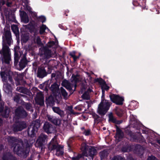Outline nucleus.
Here are the masks:
<instances>
[{
	"label": "nucleus",
	"mask_w": 160,
	"mask_h": 160,
	"mask_svg": "<svg viewBox=\"0 0 160 160\" xmlns=\"http://www.w3.org/2000/svg\"><path fill=\"white\" fill-rule=\"evenodd\" d=\"M17 80L18 81V82L16 83V85L17 86V85H19L20 84V80L19 79H18V80Z\"/></svg>",
	"instance_id": "56"
},
{
	"label": "nucleus",
	"mask_w": 160,
	"mask_h": 160,
	"mask_svg": "<svg viewBox=\"0 0 160 160\" xmlns=\"http://www.w3.org/2000/svg\"><path fill=\"white\" fill-rule=\"evenodd\" d=\"M130 147L129 145H127L121 148V150L122 152H127L130 151Z\"/></svg>",
	"instance_id": "40"
},
{
	"label": "nucleus",
	"mask_w": 160,
	"mask_h": 160,
	"mask_svg": "<svg viewBox=\"0 0 160 160\" xmlns=\"http://www.w3.org/2000/svg\"><path fill=\"white\" fill-rule=\"evenodd\" d=\"M61 93L62 95L65 99H67L68 98V93L66 90L62 87L60 88Z\"/></svg>",
	"instance_id": "33"
},
{
	"label": "nucleus",
	"mask_w": 160,
	"mask_h": 160,
	"mask_svg": "<svg viewBox=\"0 0 160 160\" xmlns=\"http://www.w3.org/2000/svg\"><path fill=\"white\" fill-rule=\"evenodd\" d=\"M11 28L12 31L16 36L18 35L19 31L16 25H12L11 26Z\"/></svg>",
	"instance_id": "34"
},
{
	"label": "nucleus",
	"mask_w": 160,
	"mask_h": 160,
	"mask_svg": "<svg viewBox=\"0 0 160 160\" xmlns=\"http://www.w3.org/2000/svg\"><path fill=\"white\" fill-rule=\"evenodd\" d=\"M5 36L7 43L10 45L11 42V35L10 32L7 31L5 32Z\"/></svg>",
	"instance_id": "25"
},
{
	"label": "nucleus",
	"mask_w": 160,
	"mask_h": 160,
	"mask_svg": "<svg viewBox=\"0 0 160 160\" xmlns=\"http://www.w3.org/2000/svg\"><path fill=\"white\" fill-rule=\"evenodd\" d=\"M19 56L18 53L16 52L15 51L14 53V60L15 62V63H17L19 60Z\"/></svg>",
	"instance_id": "45"
},
{
	"label": "nucleus",
	"mask_w": 160,
	"mask_h": 160,
	"mask_svg": "<svg viewBox=\"0 0 160 160\" xmlns=\"http://www.w3.org/2000/svg\"><path fill=\"white\" fill-rule=\"evenodd\" d=\"M27 61L25 58H23L20 62V65L22 66H24L27 64Z\"/></svg>",
	"instance_id": "43"
},
{
	"label": "nucleus",
	"mask_w": 160,
	"mask_h": 160,
	"mask_svg": "<svg viewBox=\"0 0 160 160\" xmlns=\"http://www.w3.org/2000/svg\"><path fill=\"white\" fill-rule=\"evenodd\" d=\"M32 145V144L31 143L28 146V145L27 146L26 148V151L25 153H28L30 150V147Z\"/></svg>",
	"instance_id": "48"
},
{
	"label": "nucleus",
	"mask_w": 160,
	"mask_h": 160,
	"mask_svg": "<svg viewBox=\"0 0 160 160\" xmlns=\"http://www.w3.org/2000/svg\"><path fill=\"white\" fill-rule=\"evenodd\" d=\"M0 52L1 54H3L5 63L9 64L11 60V57L10 49L8 47L5 45H3L2 50Z\"/></svg>",
	"instance_id": "6"
},
{
	"label": "nucleus",
	"mask_w": 160,
	"mask_h": 160,
	"mask_svg": "<svg viewBox=\"0 0 160 160\" xmlns=\"http://www.w3.org/2000/svg\"><path fill=\"white\" fill-rule=\"evenodd\" d=\"M60 146L56 141L55 137H54L51 140V141L48 145V150L50 151L56 150Z\"/></svg>",
	"instance_id": "9"
},
{
	"label": "nucleus",
	"mask_w": 160,
	"mask_h": 160,
	"mask_svg": "<svg viewBox=\"0 0 160 160\" xmlns=\"http://www.w3.org/2000/svg\"><path fill=\"white\" fill-rule=\"evenodd\" d=\"M90 90H89V89L88 88L87 91L85 92L82 95V97L83 99L88 100L90 98Z\"/></svg>",
	"instance_id": "31"
},
{
	"label": "nucleus",
	"mask_w": 160,
	"mask_h": 160,
	"mask_svg": "<svg viewBox=\"0 0 160 160\" xmlns=\"http://www.w3.org/2000/svg\"><path fill=\"white\" fill-rule=\"evenodd\" d=\"M35 101L37 104L40 106H43L44 104V96L42 92L37 93Z\"/></svg>",
	"instance_id": "13"
},
{
	"label": "nucleus",
	"mask_w": 160,
	"mask_h": 160,
	"mask_svg": "<svg viewBox=\"0 0 160 160\" xmlns=\"http://www.w3.org/2000/svg\"><path fill=\"white\" fill-rule=\"evenodd\" d=\"M61 85L69 91L72 89V85L68 81L66 80H64L62 81Z\"/></svg>",
	"instance_id": "20"
},
{
	"label": "nucleus",
	"mask_w": 160,
	"mask_h": 160,
	"mask_svg": "<svg viewBox=\"0 0 160 160\" xmlns=\"http://www.w3.org/2000/svg\"><path fill=\"white\" fill-rule=\"evenodd\" d=\"M3 160H14V157L9 152L4 153L2 157Z\"/></svg>",
	"instance_id": "22"
},
{
	"label": "nucleus",
	"mask_w": 160,
	"mask_h": 160,
	"mask_svg": "<svg viewBox=\"0 0 160 160\" xmlns=\"http://www.w3.org/2000/svg\"><path fill=\"white\" fill-rule=\"evenodd\" d=\"M47 136L43 134H41L37 140L36 144L38 146L41 147L47 141Z\"/></svg>",
	"instance_id": "12"
},
{
	"label": "nucleus",
	"mask_w": 160,
	"mask_h": 160,
	"mask_svg": "<svg viewBox=\"0 0 160 160\" xmlns=\"http://www.w3.org/2000/svg\"><path fill=\"white\" fill-rule=\"evenodd\" d=\"M36 42L39 45H41L42 42L41 41L40 38L39 37H38L36 39Z\"/></svg>",
	"instance_id": "49"
},
{
	"label": "nucleus",
	"mask_w": 160,
	"mask_h": 160,
	"mask_svg": "<svg viewBox=\"0 0 160 160\" xmlns=\"http://www.w3.org/2000/svg\"><path fill=\"white\" fill-rule=\"evenodd\" d=\"M102 89V94H105V90L103 89L102 88H101Z\"/></svg>",
	"instance_id": "58"
},
{
	"label": "nucleus",
	"mask_w": 160,
	"mask_h": 160,
	"mask_svg": "<svg viewBox=\"0 0 160 160\" xmlns=\"http://www.w3.org/2000/svg\"><path fill=\"white\" fill-rule=\"evenodd\" d=\"M116 119L115 118L113 115L112 113H111L109 115V121L112 122L113 123H115L116 121Z\"/></svg>",
	"instance_id": "42"
},
{
	"label": "nucleus",
	"mask_w": 160,
	"mask_h": 160,
	"mask_svg": "<svg viewBox=\"0 0 160 160\" xmlns=\"http://www.w3.org/2000/svg\"><path fill=\"white\" fill-rule=\"evenodd\" d=\"M25 108L27 110L30 111L31 112H33V110L31 104L28 103H26L25 104Z\"/></svg>",
	"instance_id": "39"
},
{
	"label": "nucleus",
	"mask_w": 160,
	"mask_h": 160,
	"mask_svg": "<svg viewBox=\"0 0 160 160\" xmlns=\"http://www.w3.org/2000/svg\"><path fill=\"white\" fill-rule=\"evenodd\" d=\"M59 87L56 83L52 84L50 87L51 90L54 93L56 92L58 90Z\"/></svg>",
	"instance_id": "32"
},
{
	"label": "nucleus",
	"mask_w": 160,
	"mask_h": 160,
	"mask_svg": "<svg viewBox=\"0 0 160 160\" xmlns=\"http://www.w3.org/2000/svg\"><path fill=\"white\" fill-rule=\"evenodd\" d=\"M116 132L114 137L115 138L118 142H120L123 138L124 134L121 130L117 126H116Z\"/></svg>",
	"instance_id": "11"
},
{
	"label": "nucleus",
	"mask_w": 160,
	"mask_h": 160,
	"mask_svg": "<svg viewBox=\"0 0 160 160\" xmlns=\"http://www.w3.org/2000/svg\"><path fill=\"white\" fill-rule=\"evenodd\" d=\"M116 113L118 116L121 117L122 116L124 113V111L122 109H118L116 111Z\"/></svg>",
	"instance_id": "41"
},
{
	"label": "nucleus",
	"mask_w": 160,
	"mask_h": 160,
	"mask_svg": "<svg viewBox=\"0 0 160 160\" xmlns=\"http://www.w3.org/2000/svg\"><path fill=\"white\" fill-rule=\"evenodd\" d=\"M122 122V120H117V119L116 120V121L115 122V123L117 124H119Z\"/></svg>",
	"instance_id": "52"
},
{
	"label": "nucleus",
	"mask_w": 160,
	"mask_h": 160,
	"mask_svg": "<svg viewBox=\"0 0 160 160\" xmlns=\"http://www.w3.org/2000/svg\"><path fill=\"white\" fill-rule=\"evenodd\" d=\"M46 117L49 121L55 125H59L61 124V120L56 117L50 115H47Z\"/></svg>",
	"instance_id": "16"
},
{
	"label": "nucleus",
	"mask_w": 160,
	"mask_h": 160,
	"mask_svg": "<svg viewBox=\"0 0 160 160\" xmlns=\"http://www.w3.org/2000/svg\"><path fill=\"white\" fill-rule=\"evenodd\" d=\"M81 150L82 152V154H78L77 156H74L72 158V160H79L83 157H86L89 159L90 156V148L89 146L85 143L82 145Z\"/></svg>",
	"instance_id": "4"
},
{
	"label": "nucleus",
	"mask_w": 160,
	"mask_h": 160,
	"mask_svg": "<svg viewBox=\"0 0 160 160\" xmlns=\"http://www.w3.org/2000/svg\"><path fill=\"white\" fill-rule=\"evenodd\" d=\"M97 151L95 148L92 146H91V157L92 158L97 154Z\"/></svg>",
	"instance_id": "35"
},
{
	"label": "nucleus",
	"mask_w": 160,
	"mask_h": 160,
	"mask_svg": "<svg viewBox=\"0 0 160 160\" xmlns=\"http://www.w3.org/2000/svg\"><path fill=\"white\" fill-rule=\"evenodd\" d=\"M70 55L73 58H74V57L75 56V55L74 54H70Z\"/></svg>",
	"instance_id": "61"
},
{
	"label": "nucleus",
	"mask_w": 160,
	"mask_h": 160,
	"mask_svg": "<svg viewBox=\"0 0 160 160\" xmlns=\"http://www.w3.org/2000/svg\"><path fill=\"white\" fill-rule=\"evenodd\" d=\"M26 127V124L24 122H19L13 126V130L15 132L20 131Z\"/></svg>",
	"instance_id": "14"
},
{
	"label": "nucleus",
	"mask_w": 160,
	"mask_h": 160,
	"mask_svg": "<svg viewBox=\"0 0 160 160\" xmlns=\"http://www.w3.org/2000/svg\"><path fill=\"white\" fill-rule=\"evenodd\" d=\"M19 96L20 97V98L21 97H26V96L23 94H18Z\"/></svg>",
	"instance_id": "57"
},
{
	"label": "nucleus",
	"mask_w": 160,
	"mask_h": 160,
	"mask_svg": "<svg viewBox=\"0 0 160 160\" xmlns=\"http://www.w3.org/2000/svg\"><path fill=\"white\" fill-rule=\"evenodd\" d=\"M132 124L133 125L134 128H136L137 130H139L142 127H144L142 124L138 121L132 122Z\"/></svg>",
	"instance_id": "24"
},
{
	"label": "nucleus",
	"mask_w": 160,
	"mask_h": 160,
	"mask_svg": "<svg viewBox=\"0 0 160 160\" xmlns=\"http://www.w3.org/2000/svg\"><path fill=\"white\" fill-rule=\"evenodd\" d=\"M16 90L21 93L25 94H27L28 92V89L22 87H18L16 89Z\"/></svg>",
	"instance_id": "28"
},
{
	"label": "nucleus",
	"mask_w": 160,
	"mask_h": 160,
	"mask_svg": "<svg viewBox=\"0 0 160 160\" xmlns=\"http://www.w3.org/2000/svg\"><path fill=\"white\" fill-rule=\"evenodd\" d=\"M9 108L7 107H6L5 110L2 112V116L5 118H7L9 116Z\"/></svg>",
	"instance_id": "37"
},
{
	"label": "nucleus",
	"mask_w": 160,
	"mask_h": 160,
	"mask_svg": "<svg viewBox=\"0 0 160 160\" xmlns=\"http://www.w3.org/2000/svg\"><path fill=\"white\" fill-rule=\"evenodd\" d=\"M93 118L94 119V123L98 124L102 121V119L98 115L94 113L92 114Z\"/></svg>",
	"instance_id": "27"
},
{
	"label": "nucleus",
	"mask_w": 160,
	"mask_h": 160,
	"mask_svg": "<svg viewBox=\"0 0 160 160\" xmlns=\"http://www.w3.org/2000/svg\"><path fill=\"white\" fill-rule=\"evenodd\" d=\"M27 26L28 28L31 32L36 31L38 28L37 24L33 21H31Z\"/></svg>",
	"instance_id": "19"
},
{
	"label": "nucleus",
	"mask_w": 160,
	"mask_h": 160,
	"mask_svg": "<svg viewBox=\"0 0 160 160\" xmlns=\"http://www.w3.org/2000/svg\"><path fill=\"white\" fill-rule=\"evenodd\" d=\"M93 74H94L93 72L92 71H91V76Z\"/></svg>",
	"instance_id": "63"
},
{
	"label": "nucleus",
	"mask_w": 160,
	"mask_h": 160,
	"mask_svg": "<svg viewBox=\"0 0 160 160\" xmlns=\"http://www.w3.org/2000/svg\"><path fill=\"white\" fill-rule=\"evenodd\" d=\"M20 99V97L18 94L16 95L13 98L14 101L17 103H18Z\"/></svg>",
	"instance_id": "47"
},
{
	"label": "nucleus",
	"mask_w": 160,
	"mask_h": 160,
	"mask_svg": "<svg viewBox=\"0 0 160 160\" xmlns=\"http://www.w3.org/2000/svg\"><path fill=\"white\" fill-rule=\"evenodd\" d=\"M46 26L44 25H42L40 28V34H42L45 32V30L46 29Z\"/></svg>",
	"instance_id": "44"
},
{
	"label": "nucleus",
	"mask_w": 160,
	"mask_h": 160,
	"mask_svg": "<svg viewBox=\"0 0 160 160\" xmlns=\"http://www.w3.org/2000/svg\"><path fill=\"white\" fill-rule=\"evenodd\" d=\"M66 112L68 115L75 114L76 113L74 112L72 109V107L70 106L68 107L66 109Z\"/></svg>",
	"instance_id": "36"
},
{
	"label": "nucleus",
	"mask_w": 160,
	"mask_h": 160,
	"mask_svg": "<svg viewBox=\"0 0 160 160\" xmlns=\"http://www.w3.org/2000/svg\"><path fill=\"white\" fill-rule=\"evenodd\" d=\"M56 153L55 154L57 156H62L63 154V147L60 145L56 149Z\"/></svg>",
	"instance_id": "29"
},
{
	"label": "nucleus",
	"mask_w": 160,
	"mask_h": 160,
	"mask_svg": "<svg viewBox=\"0 0 160 160\" xmlns=\"http://www.w3.org/2000/svg\"><path fill=\"white\" fill-rule=\"evenodd\" d=\"M71 81L74 82V83L75 84L74 87L75 88L76 87V82L79 81L77 77L75 75H73L71 78Z\"/></svg>",
	"instance_id": "38"
},
{
	"label": "nucleus",
	"mask_w": 160,
	"mask_h": 160,
	"mask_svg": "<svg viewBox=\"0 0 160 160\" xmlns=\"http://www.w3.org/2000/svg\"><path fill=\"white\" fill-rule=\"evenodd\" d=\"M47 75V72L44 68H38L37 73V76L39 78H42Z\"/></svg>",
	"instance_id": "17"
},
{
	"label": "nucleus",
	"mask_w": 160,
	"mask_h": 160,
	"mask_svg": "<svg viewBox=\"0 0 160 160\" xmlns=\"http://www.w3.org/2000/svg\"><path fill=\"white\" fill-rule=\"evenodd\" d=\"M101 99V101L98 106V112L102 117L109 109L111 104L108 100L105 99V94H102Z\"/></svg>",
	"instance_id": "3"
},
{
	"label": "nucleus",
	"mask_w": 160,
	"mask_h": 160,
	"mask_svg": "<svg viewBox=\"0 0 160 160\" xmlns=\"http://www.w3.org/2000/svg\"><path fill=\"white\" fill-rule=\"evenodd\" d=\"M12 74L11 72H9L8 74L5 72H2L1 75L2 78V80L5 83H4L3 89L4 91L7 93H8L12 92V87L10 84L8 82V81L11 84L14 85L12 77L11 75Z\"/></svg>",
	"instance_id": "2"
},
{
	"label": "nucleus",
	"mask_w": 160,
	"mask_h": 160,
	"mask_svg": "<svg viewBox=\"0 0 160 160\" xmlns=\"http://www.w3.org/2000/svg\"><path fill=\"white\" fill-rule=\"evenodd\" d=\"M109 97L113 103L119 105L123 104L124 98L119 95L112 94L109 95Z\"/></svg>",
	"instance_id": "7"
},
{
	"label": "nucleus",
	"mask_w": 160,
	"mask_h": 160,
	"mask_svg": "<svg viewBox=\"0 0 160 160\" xmlns=\"http://www.w3.org/2000/svg\"><path fill=\"white\" fill-rule=\"evenodd\" d=\"M79 58V56H76L73 58L74 61H76Z\"/></svg>",
	"instance_id": "55"
},
{
	"label": "nucleus",
	"mask_w": 160,
	"mask_h": 160,
	"mask_svg": "<svg viewBox=\"0 0 160 160\" xmlns=\"http://www.w3.org/2000/svg\"><path fill=\"white\" fill-rule=\"evenodd\" d=\"M43 128L45 132L48 133H52L54 130V127L52 125L48 122H45L43 126Z\"/></svg>",
	"instance_id": "15"
},
{
	"label": "nucleus",
	"mask_w": 160,
	"mask_h": 160,
	"mask_svg": "<svg viewBox=\"0 0 160 160\" xmlns=\"http://www.w3.org/2000/svg\"><path fill=\"white\" fill-rule=\"evenodd\" d=\"M108 151L106 149L103 150L99 153L100 157L101 159H103L106 158L108 156Z\"/></svg>",
	"instance_id": "30"
},
{
	"label": "nucleus",
	"mask_w": 160,
	"mask_h": 160,
	"mask_svg": "<svg viewBox=\"0 0 160 160\" xmlns=\"http://www.w3.org/2000/svg\"><path fill=\"white\" fill-rule=\"evenodd\" d=\"M16 116L18 118H24L27 116V113L22 107H19L17 108L15 111Z\"/></svg>",
	"instance_id": "8"
},
{
	"label": "nucleus",
	"mask_w": 160,
	"mask_h": 160,
	"mask_svg": "<svg viewBox=\"0 0 160 160\" xmlns=\"http://www.w3.org/2000/svg\"><path fill=\"white\" fill-rule=\"evenodd\" d=\"M147 160H158L157 158L155 157H149Z\"/></svg>",
	"instance_id": "51"
},
{
	"label": "nucleus",
	"mask_w": 160,
	"mask_h": 160,
	"mask_svg": "<svg viewBox=\"0 0 160 160\" xmlns=\"http://www.w3.org/2000/svg\"><path fill=\"white\" fill-rule=\"evenodd\" d=\"M81 129L82 130H84L83 133L85 135L87 136L89 135L90 132L89 130H85L84 128H82Z\"/></svg>",
	"instance_id": "46"
},
{
	"label": "nucleus",
	"mask_w": 160,
	"mask_h": 160,
	"mask_svg": "<svg viewBox=\"0 0 160 160\" xmlns=\"http://www.w3.org/2000/svg\"><path fill=\"white\" fill-rule=\"evenodd\" d=\"M21 18L22 21L25 23H28L29 21L28 16L25 12H21Z\"/></svg>",
	"instance_id": "23"
},
{
	"label": "nucleus",
	"mask_w": 160,
	"mask_h": 160,
	"mask_svg": "<svg viewBox=\"0 0 160 160\" xmlns=\"http://www.w3.org/2000/svg\"><path fill=\"white\" fill-rule=\"evenodd\" d=\"M52 109L54 112L59 115L61 117L64 116V111L61 110L59 107H53L52 108Z\"/></svg>",
	"instance_id": "21"
},
{
	"label": "nucleus",
	"mask_w": 160,
	"mask_h": 160,
	"mask_svg": "<svg viewBox=\"0 0 160 160\" xmlns=\"http://www.w3.org/2000/svg\"><path fill=\"white\" fill-rule=\"evenodd\" d=\"M56 76V74L53 73L52 74L51 77L52 78L55 77Z\"/></svg>",
	"instance_id": "59"
},
{
	"label": "nucleus",
	"mask_w": 160,
	"mask_h": 160,
	"mask_svg": "<svg viewBox=\"0 0 160 160\" xmlns=\"http://www.w3.org/2000/svg\"><path fill=\"white\" fill-rule=\"evenodd\" d=\"M148 132L146 131L143 130H142V133H147Z\"/></svg>",
	"instance_id": "60"
},
{
	"label": "nucleus",
	"mask_w": 160,
	"mask_h": 160,
	"mask_svg": "<svg viewBox=\"0 0 160 160\" xmlns=\"http://www.w3.org/2000/svg\"><path fill=\"white\" fill-rule=\"evenodd\" d=\"M133 118H131V121L133 122H136V121H138L137 119L134 117L133 116H132Z\"/></svg>",
	"instance_id": "53"
},
{
	"label": "nucleus",
	"mask_w": 160,
	"mask_h": 160,
	"mask_svg": "<svg viewBox=\"0 0 160 160\" xmlns=\"http://www.w3.org/2000/svg\"><path fill=\"white\" fill-rule=\"evenodd\" d=\"M1 107H0V112H2L3 108V106L4 105V102H1Z\"/></svg>",
	"instance_id": "50"
},
{
	"label": "nucleus",
	"mask_w": 160,
	"mask_h": 160,
	"mask_svg": "<svg viewBox=\"0 0 160 160\" xmlns=\"http://www.w3.org/2000/svg\"><path fill=\"white\" fill-rule=\"evenodd\" d=\"M94 82H98L101 86V88L107 91L109 87L105 81L101 78H97L94 79Z\"/></svg>",
	"instance_id": "10"
},
{
	"label": "nucleus",
	"mask_w": 160,
	"mask_h": 160,
	"mask_svg": "<svg viewBox=\"0 0 160 160\" xmlns=\"http://www.w3.org/2000/svg\"><path fill=\"white\" fill-rule=\"evenodd\" d=\"M40 127V124L38 122L36 121H33L32 124L28 128V135L31 137H33Z\"/></svg>",
	"instance_id": "5"
},
{
	"label": "nucleus",
	"mask_w": 160,
	"mask_h": 160,
	"mask_svg": "<svg viewBox=\"0 0 160 160\" xmlns=\"http://www.w3.org/2000/svg\"><path fill=\"white\" fill-rule=\"evenodd\" d=\"M157 142L160 145V140H157Z\"/></svg>",
	"instance_id": "62"
},
{
	"label": "nucleus",
	"mask_w": 160,
	"mask_h": 160,
	"mask_svg": "<svg viewBox=\"0 0 160 160\" xmlns=\"http://www.w3.org/2000/svg\"><path fill=\"white\" fill-rule=\"evenodd\" d=\"M133 138L134 141L136 142H139L140 143H142L144 142H146L144 138L143 137L140 133V136L133 135Z\"/></svg>",
	"instance_id": "18"
},
{
	"label": "nucleus",
	"mask_w": 160,
	"mask_h": 160,
	"mask_svg": "<svg viewBox=\"0 0 160 160\" xmlns=\"http://www.w3.org/2000/svg\"><path fill=\"white\" fill-rule=\"evenodd\" d=\"M128 160H136L132 157H130L128 158Z\"/></svg>",
	"instance_id": "54"
},
{
	"label": "nucleus",
	"mask_w": 160,
	"mask_h": 160,
	"mask_svg": "<svg viewBox=\"0 0 160 160\" xmlns=\"http://www.w3.org/2000/svg\"><path fill=\"white\" fill-rule=\"evenodd\" d=\"M142 4H141L140 2H138L137 1H133L132 3L134 6H140L142 8H144L146 7V1L145 0H142Z\"/></svg>",
	"instance_id": "26"
},
{
	"label": "nucleus",
	"mask_w": 160,
	"mask_h": 160,
	"mask_svg": "<svg viewBox=\"0 0 160 160\" xmlns=\"http://www.w3.org/2000/svg\"><path fill=\"white\" fill-rule=\"evenodd\" d=\"M17 76L18 77V78H20L22 76L20 75H17Z\"/></svg>",
	"instance_id": "64"
},
{
	"label": "nucleus",
	"mask_w": 160,
	"mask_h": 160,
	"mask_svg": "<svg viewBox=\"0 0 160 160\" xmlns=\"http://www.w3.org/2000/svg\"><path fill=\"white\" fill-rule=\"evenodd\" d=\"M8 139L9 144L13 148V151L14 153L19 155L24 152L23 142L21 139L9 137H8Z\"/></svg>",
	"instance_id": "1"
}]
</instances>
